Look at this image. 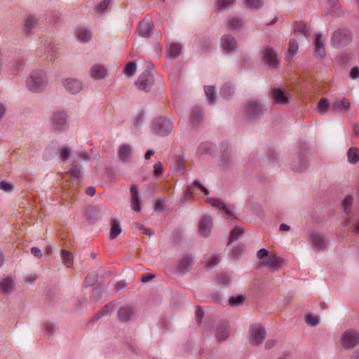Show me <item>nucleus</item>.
Masks as SVG:
<instances>
[{
	"label": "nucleus",
	"instance_id": "obj_37",
	"mask_svg": "<svg viewBox=\"0 0 359 359\" xmlns=\"http://www.w3.org/2000/svg\"><path fill=\"white\" fill-rule=\"evenodd\" d=\"M246 7L252 9H257L262 7L264 2L263 0H244Z\"/></svg>",
	"mask_w": 359,
	"mask_h": 359
},
{
	"label": "nucleus",
	"instance_id": "obj_30",
	"mask_svg": "<svg viewBox=\"0 0 359 359\" xmlns=\"http://www.w3.org/2000/svg\"><path fill=\"white\" fill-rule=\"evenodd\" d=\"M299 46L297 42L292 39L289 41L288 44V54L286 56V60L290 62V59L297 53Z\"/></svg>",
	"mask_w": 359,
	"mask_h": 359
},
{
	"label": "nucleus",
	"instance_id": "obj_31",
	"mask_svg": "<svg viewBox=\"0 0 359 359\" xmlns=\"http://www.w3.org/2000/svg\"><path fill=\"white\" fill-rule=\"evenodd\" d=\"M133 314V310L129 306L122 307L118 311V318L121 321H126L130 319Z\"/></svg>",
	"mask_w": 359,
	"mask_h": 359
},
{
	"label": "nucleus",
	"instance_id": "obj_29",
	"mask_svg": "<svg viewBox=\"0 0 359 359\" xmlns=\"http://www.w3.org/2000/svg\"><path fill=\"white\" fill-rule=\"evenodd\" d=\"M191 265V258L189 256H184L180 259L178 264V268L181 271H186L190 269Z\"/></svg>",
	"mask_w": 359,
	"mask_h": 359
},
{
	"label": "nucleus",
	"instance_id": "obj_62",
	"mask_svg": "<svg viewBox=\"0 0 359 359\" xmlns=\"http://www.w3.org/2000/svg\"><path fill=\"white\" fill-rule=\"evenodd\" d=\"M70 188H71L70 185L67 182L65 184H64V186H63L64 190L67 191V194L69 196H73L75 194V191L74 190L68 191L69 189H70Z\"/></svg>",
	"mask_w": 359,
	"mask_h": 359
},
{
	"label": "nucleus",
	"instance_id": "obj_15",
	"mask_svg": "<svg viewBox=\"0 0 359 359\" xmlns=\"http://www.w3.org/2000/svg\"><path fill=\"white\" fill-rule=\"evenodd\" d=\"M349 109L350 102L345 97L335 100L332 104V109L336 112L348 111Z\"/></svg>",
	"mask_w": 359,
	"mask_h": 359
},
{
	"label": "nucleus",
	"instance_id": "obj_54",
	"mask_svg": "<svg viewBox=\"0 0 359 359\" xmlns=\"http://www.w3.org/2000/svg\"><path fill=\"white\" fill-rule=\"evenodd\" d=\"M306 322L311 326H316L318 324V318L315 316L309 314L306 318Z\"/></svg>",
	"mask_w": 359,
	"mask_h": 359
},
{
	"label": "nucleus",
	"instance_id": "obj_40",
	"mask_svg": "<svg viewBox=\"0 0 359 359\" xmlns=\"http://www.w3.org/2000/svg\"><path fill=\"white\" fill-rule=\"evenodd\" d=\"M61 255L65 264L68 267L71 266L73 264V257L72 253L68 251L62 250Z\"/></svg>",
	"mask_w": 359,
	"mask_h": 359
},
{
	"label": "nucleus",
	"instance_id": "obj_22",
	"mask_svg": "<svg viewBox=\"0 0 359 359\" xmlns=\"http://www.w3.org/2000/svg\"><path fill=\"white\" fill-rule=\"evenodd\" d=\"M137 88L142 90H148L151 84V81L147 75H141L135 83Z\"/></svg>",
	"mask_w": 359,
	"mask_h": 359
},
{
	"label": "nucleus",
	"instance_id": "obj_14",
	"mask_svg": "<svg viewBox=\"0 0 359 359\" xmlns=\"http://www.w3.org/2000/svg\"><path fill=\"white\" fill-rule=\"evenodd\" d=\"M289 97L290 94L283 89L276 88L272 91V98L276 104H287Z\"/></svg>",
	"mask_w": 359,
	"mask_h": 359
},
{
	"label": "nucleus",
	"instance_id": "obj_42",
	"mask_svg": "<svg viewBox=\"0 0 359 359\" xmlns=\"http://www.w3.org/2000/svg\"><path fill=\"white\" fill-rule=\"evenodd\" d=\"M136 72V64L135 62H129L124 69V73L128 76H132Z\"/></svg>",
	"mask_w": 359,
	"mask_h": 359
},
{
	"label": "nucleus",
	"instance_id": "obj_26",
	"mask_svg": "<svg viewBox=\"0 0 359 359\" xmlns=\"http://www.w3.org/2000/svg\"><path fill=\"white\" fill-rule=\"evenodd\" d=\"M194 188L199 189L202 192L204 193L205 195H208L209 194L208 190L204 186H203L199 181H194L193 183V186L189 187L187 189L186 193L187 198L192 196Z\"/></svg>",
	"mask_w": 359,
	"mask_h": 359
},
{
	"label": "nucleus",
	"instance_id": "obj_12",
	"mask_svg": "<svg viewBox=\"0 0 359 359\" xmlns=\"http://www.w3.org/2000/svg\"><path fill=\"white\" fill-rule=\"evenodd\" d=\"M212 227V219L209 216H203L199 224V232L202 236L207 237L210 235Z\"/></svg>",
	"mask_w": 359,
	"mask_h": 359
},
{
	"label": "nucleus",
	"instance_id": "obj_3",
	"mask_svg": "<svg viewBox=\"0 0 359 359\" xmlns=\"http://www.w3.org/2000/svg\"><path fill=\"white\" fill-rule=\"evenodd\" d=\"M245 114L250 119H259L264 116L266 110L262 105L257 101H250L245 105Z\"/></svg>",
	"mask_w": 359,
	"mask_h": 359
},
{
	"label": "nucleus",
	"instance_id": "obj_41",
	"mask_svg": "<svg viewBox=\"0 0 359 359\" xmlns=\"http://www.w3.org/2000/svg\"><path fill=\"white\" fill-rule=\"evenodd\" d=\"M220 93L222 97L226 98L233 93V87L229 83L224 84L221 88Z\"/></svg>",
	"mask_w": 359,
	"mask_h": 359
},
{
	"label": "nucleus",
	"instance_id": "obj_59",
	"mask_svg": "<svg viewBox=\"0 0 359 359\" xmlns=\"http://www.w3.org/2000/svg\"><path fill=\"white\" fill-rule=\"evenodd\" d=\"M112 309V306L107 305L102 308V309L97 313L100 316L109 313Z\"/></svg>",
	"mask_w": 359,
	"mask_h": 359
},
{
	"label": "nucleus",
	"instance_id": "obj_35",
	"mask_svg": "<svg viewBox=\"0 0 359 359\" xmlns=\"http://www.w3.org/2000/svg\"><path fill=\"white\" fill-rule=\"evenodd\" d=\"M37 24V20L35 17L33 16H29L26 18L25 22V27L27 32H31L32 29H33Z\"/></svg>",
	"mask_w": 359,
	"mask_h": 359
},
{
	"label": "nucleus",
	"instance_id": "obj_32",
	"mask_svg": "<svg viewBox=\"0 0 359 359\" xmlns=\"http://www.w3.org/2000/svg\"><path fill=\"white\" fill-rule=\"evenodd\" d=\"M229 336V330L226 325H221L217 327L216 337L219 341L225 340Z\"/></svg>",
	"mask_w": 359,
	"mask_h": 359
},
{
	"label": "nucleus",
	"instance_id": "obj_36",
	"mask_svg": "<svg viewBox=\"0 0 359 359\" xmlns=\"http://www.w3.org/2000/svg\"><path fill=\"white\" fill-rule=\"evenodd\" d=\"M348 160L351 163H355L358 161V151L355 147L349 149L347 153Z\"/></svg>",
	"mask_w": 359,
	"mask_h": 359
},
{
	"label": "nucleus",
	"instance_id": "obj_11",
	"mask_svg": "<svg viewBox=\"0 0 359 359\" xmlns=\"http://www.w3.org/2000/svg\"><path fill=\"white\" fill-rule=\"evenodd\" d=\"M351 39V34L346 30L335 32L332 37V42L334 45H341L347 43Z\"/></svg>",
	"mask_w": 359,
	"mask_h": 359
},
{
	"label": "nucleus",
	"instance_id": "obj_48",
	"mask_svg": "<svg viewBox=\"0 0 359 359\" xmlns=\"http://www.w3.org/2000/svg\"><path fill=\"white\" fill-rule=\"evenodd\" d=\"M244 302V297L238 295L236 297H231L229 300V304L231 306H238L243 304Z\"/></svg>",
	"mask_w": 359,
	"mask_h": 359
},
{
	"label": "nucleus",
	"instance_id": "obj_7",
	"mask_svg": "<svg viewBox=\"0 0 359 359\" xmlns=\"http://www.w3.org/2000/svg\"><path fill=\"white\" fill-rule=\"evenodd\" d=\"M52 126L55 130H61L65 128L67 123V115L63 111L53 114L52 116Z\"/></svg>",
	"mask_w": 359,
	"mask_h": 359
},
{
	"label": "nucleus",
	"instance_id": "obj_49",
	"mask_svg": "<svg viewBox=\"0 0 359 359\" xmlns=\"http://www.w3.org/2000/svg\"><path fill=\"white\" fill-rule=\"evenodd\" d=\"M201 118V110L198 107H194L192 109L191 118V121L194 123H197Z\"/></svg>",
	"mask_w": 359,
	"mask_h": 359
},
{
	"label": "nucleus",
	"instance_id": "obj_61",
	"mask_svg": "<svg viewBox=\"0 0 359 359\" xmlns=\"http://www.w3.org/2000/svg\"><path fill=\"white\" fill-rule=\"evenodd\" d=\"M203 311L200 308H198L196 311V318L198 323H201V321L203 318Z\"/></svg>",
	"mask_w": 359,
	"mask_h": 359
},
{
	"label": "nucleus",
	"instance_id": "obj_21",
	"mask_svg": "<svg viewBox=\"0 0 359 359\" xmlns=\"http://www.w3.org/2000/svg\"><path fill=\"white\" fill-rule=\"evenodd\" d=\"M131 193V206L133 210L140 212L141 210L140 199L137 193V188L135 185H133L130 188Z\"/></svg>",
	"mask_w": 359,
	"mask_h": 359
},
{
	"label": "nucleus",
	"instance_id": "obj_6",
	"mask_svg": "<svg viewBox=\"0 0 359 359\" xmlns=\"http://www.w3.org/2000/svg\"><path fill=\"white\" fill-rule=\"evenodd\" d=\"M154 128L159 135H166L172 131V123L169 120H165L160 118L154 121Z\"/></svg>",
	"mask_w": 359,
	"mask_h": 359
},
{
	"label": "nucleus",
	"instance_id": "obj_33",
	"mask_svg": "<svg viewBox=\"0 0 359 359\" xmlns=\"http://www.w3.org/2000/svg\"><path fill=\"white\" fill-rule=\"evenodd\" d=\"M330 108V103L327 98H322L318 102L317 109L318 111L320 114L326 113L328 109Z\"/></svg>",
	"mask_w": 359,
	"mask_h": 359
},
{
	"label": "nucleus",
	"instance_id": "obj_27",
	"mask_svg": "<svg viewBox=\"0 0 359 359\" xmlns=\"http://www.w3.org/2000/svg\"><path fill=\"white\" fill-rule=\"evenodd\" d=\"M77 39L81 42H88L91 39V32L84 27L77 30Z\"/></svg>",
	"mask_w": 359,
	"mask_h": 359
},
{
	"label": "nucleus",
	"instance_id": "obj_44",
	"mask_svg": "<svg viewBox=\"0 0 359 359\" xmlns=\"http://www.w3.org/2000/svg\"><path fill=\"white\" fill-rule=\"evenodd\" d=\"M243 232V229L240 226L235 227L230 233L229 243L236 240Z\"/></svg>",
	"mask_w": 359,
	"mask_h": 359
},
{
	"label": "nucleus",
	"instance_id": "obj_28",
	"mask_svg": "<svg viewBox=\"0 0 359 359\" xmlns=\"http://www.w3.org/2000/svg\"><path fill=\"white\" fill-rule=\"evenodd\" d=\"M180 52L181 47L178 43H172L167 48V55L170 58H176Z\"/></svg>",
	"mask_w": 359,
	"mask_h": 359
},
{
	"label": "nucleus",
	"instance_id": "obj_10",
	"mask_svg": "<svg viewBox=\"0 0 359 359\" xmlns=\"http://www.w3.org/2000/svg\"><path fill=\"white\" fill-rule=\"evenodd\" d=\"M64 88L72 94L79 93L83 88V83L80 80L67 79L62 82Z\"/></svg>",
	"mask_w": 359,
	"mask_h": 359
},
{
	"label": "nucleus",
	"instance_id": "obj_25",
	"mask_svg": "<svg viewBox=\"0 0 359 359\" xmlns=\"http://www.w3.org/2000/svg\"><path fill=\"white\" fill-rule=\"evenodd\" d=\"M132 149L129 144H123L118 149V158L121 161H126L131 154Z\"/></svg>",
	"mask_w": 359,
	"mask_h": 359
},
{
	"label": "nucleus",
	"instance_id": "obj_51",
	"mask_svg": "<svg viewBox=\"0 0 359 359\" xmlns=\"http://www.w3.org/2000/svg\"><path fill=\"white\" fill-rule=\"evenodd\" d=\"M71 154L70 148L64 147L61 149L60 152V158L62 161H65L68 159Z\"/></svg>",
	"mask_w": 359,
	"mask_h": 359
},
{
	"label": "nucleus",
	"instance_id": "obj_23",
	"mask_svg": "<svg viewBox=\"0 0 359 359\" xmlns=\"http://www.w3.org/2000/svg\"><path fill=\"white\" fill-rule=\"evenodd\" d=\"M282 262V259L275 255H270L266 259L264 264L271 269H277L278 266L281 265Z\"/></svg>",
	"mask_w": 359,
	"mask_h": 359
},
{
	"label": "nucleus",
	"instance_id": "obj_1",
	"mask_svg": "<svg viewBox=\"0 0 359 359\" xmlns=\"http://www.w3.org/2000/svg\"><path fill=\"white\" fill-rule=\"evenodd\" d=\"M353 199L352 196L348 195L343 200V208L346 215V217L344 222V226H348L352 232L359 233V214L350 215Z\"/></svg>",
	"mask_w": 359,
	"mask_h": 359
},
{
	"label": "nucleus",
	"instance_id": "obj_55",
	"mask_svg": "<svg viewBox=\"0 0 359 359\" xmlns=\"http://www.w3.org/2000/svg\"><path fill=\"white\" fill-rule=\"evenodd\" d=\"M163 167L161 162H158L154 165V175L157 177L161 176L163 175Z\"/></svg>",
	"mask_w": 359,
	"mask_h": 359
},
{
	"label": "nucleus",
	"instance_id": "obj_43",
	"mask_svg": "<svg viewBox=\"0 0 359 359\" xmlns=\"http://www.w3.org/2000/svg\"><path fill=\"white\" fill-rule=\"evenodd\" d=\"M294 32H299L302 34L306 35L309 32L308 28L306 25L302 22H296L294 25Z\"/></svg>",
	"mask_w": 359,
	"mask_h": 359
},
{
	"label": "nucleus",
	"instance_id": "obj_19",
	"mask_svg": "<svg viewBox=\"0 0 359 359\" xmlns=\"http://www.w3.org/2000/svg\"><path fill=\"white\" fill-rule=\"evenodd\" d=\"M90 74L95 79H102L106 76L107 69L102 65H95L91 67Z\"/></svg>",
	"mask_w": 359,
	"mask_h": 359
},
{
	"label": "nucleus",
	"instance_id": "obj_20",
	"mask_svg": "<svg viewBox=\"0 0 359 359\" xmlns=\"http://www.w3.org/2000/svg\"><path fill=\"white\" fill-rule=\"evenodd\" d=\"M15 283L10 278H4L0 280V292L4 294H8L14 289Z\"/></svg>",
	"mask_w": 359,
	"mask_h": 359
},
{
	"label": "nucleus",
	"instance_id": "obj_4",
	"mask_svg": "<svg viewBox=\"0 0 359 359\" xmlns=\"http://www.w3.org/2000/svg\"><path fill=\"white\" fill-rule=\"evenodd\" d=\"M266 333L262 325L255 324L250 328V341L253 345L261 344L264 339Z\"/></svg>",
	"mask_w": 359,
	"mask_h": 359
},
{
	"label": "nucleus",
	"instance_id": "obj_8",
	"mask_svg": "<svg viewBox=\"0 0 359 359\" xmlns=\"http://www.w3.org/2000/svg\"><path fill=\"white\" fill-rule=\"evenodd\" d=\"M40 58H41V61H47L52 62L57 57V53L56 50H55L54 46L50 43L43 48H41L38 53Z\"/></svg>",
	"mask_w": 359,
	"mask_h": 359
},
{
	"label": "nucleus",
	"instance_id": "obj_18",
	"mask_svg": "<svg viewBox=\"0 0 359 359\" xmlns=\"http://www.w3.org/2000/svg\"><path fill=\"white\" fill-rule=\"evenodd\" d=\"M311 239L313 246L318 250L324 249L327 243L325 236L320 233H312L311 235Z\"/></svg>",
	"mask_w": 359,
	"mask_h": 359
},
{
	"label": "nucleus",
	"instance_id": "obj_9",
	"mask_svg": "<svg viewBox=\"0 0 359 359\" xmlns=\"http://www.w3.org/2000/svg\"><path fill=\"white\" fill-rule=\"evenodd\" d=\"M313 45L314 47V55L318 58L323 57L325 55V41L321 34H315Z\"/></svg>",
	"mask_w": 359,
	"mask_h": 359
},
{
	"label": "nucleus",
	"instance_id": "obj_63",
	"mask_svg": "<svg viewBox=\"0 0 359 359\" xmlns=\"http://www.w3.org/2000/svg\"><path fill=\"white\" fill-rule=\"evenodd\" d=\"M142 121V115L138 114L133 120V124L137 126Z\"/></svg>",
	"mask_w": 359,
	"mask_h": 359
},
{
	"label": "nucleus",
	"instance_id": "obj_2",
	"mask_svg": "<svg viewBox=\"0 0 359 359\" xmlns=\"http://www.w3.org/2000/svg\"><path fill=\"white\" fill-rule=\"evenodd\" d=\"M46 84V76L43 72L39 71L32 72L27 81V88L34 93L42 90Z\"/></svg>",
	"mask_w": 359,
	"mask_h": 359
},
{
	"label": "nucleus",
	"instance_id": "obj_46",
	"mask_svg": "<svg viewBox=\"0 0 359 359\" xmlns=\"http://www.w3.org/2000/svg\"><path fill=\"white\" fill-rule=\"evenodd\" d=\"M220 262V259L217 255H212L207 258L206 264L208 268H212Z\"/></svg>",
	"mask_w": 359,
	"mask_h": 359
},
{
	"label": "nucleus",
	"instance_id": "obj_34",
	"mask_svg": "<svg viewBox=\"0 0 359 359\" xmlns=\"http://www.w3.org/2000/svg\"><path fill=\"white\" fill-rule=\"evenodd\" d=\"M121 232V229L118 222L116 219H113L110 231V238L114 239Z\"/></svg>",
	"mask_w": 359,
	"mask_h": 359
},
{
	"label": "nucleus",
	"instance_id": "obj_16",
	"mask_svg": "<svg viewBox=\"0 0 359 359\" xmlns=\"http://www.w3.org/2000/svg\"><path fill=\"white\" fill-rule=\"evenodd\" d=\"M153 28L152 22L149 19H144L139 25L140 35L143 37H149L151 34Z\"/></svg>",
	"mask_w": 359,
	"mask_h": 359
},
{
	"label": "nucleus",
	"instance_id": "obj_56",
	"mask_svg": "<svg viewBox=\"0 0 359 359\" xmlns=\"http://www.w3.org/2000/svg\"><path fill=\"white\" fill-rule=\"evenodd\" d=\"M135 226L136 228L141 231L142 233H144V234L146 235H151L152 234V232H151V230L149 229H146L143 225L140 224H135Z\"/></svg>",
	"mask_w": 359,
	"mask_h": 359
},
{
	"label": "nucleus",
	"instance_id": "obj_60",
	"mask_svg": "<svg viewBox=\"0 0 359 359\" xmlns=\"http://www.w3.org/2000/svg\"><path fill=\"white\" fill-rule=\"evenodd\" d=\"M268 250L264 248H262L257 252V256L259 259H263L264 257H266L268 256Z\"/></svg>",
	"mask_w": 359,
	"mask_h": 359
},
{
	"label": "nucleus",
	"instance_id": "obj_52",
	"mask_svg": "<svg viewBox=\"0 0 359 359\" xmlns=\"http://www.w3.org/2000/svg\"><path fill=\"white\" fill-rule=\"evenodd\" d=\"M14 185L11 183L1 181L0 182V189L6 191V192H11L13 190Z\"/></svg>",
	"mask_w": 359,
	"mask_h": 359
},
{
	"label": "nucleus",
	"instance_id": "obj_13",
	"mask_svg": "<svg viewBox=\"0 0 359 359\" xmlns=\"http://www.w3.org/2000/svg\"><path fill=\"white\" fill-rule=\"evenodd\" d=\"M263 57L266 63L271 67H276L279 60L275 51L271 48H266L263 52Z\"/></svg>",
	"mask_w": 359,
	"mask_h": 359
},
{
	"label": "nucleus",
	"instance_id": "obj_57",
	"mask_svg": "<svg viewBox=\"0 0 359 359\" xmlns=\"http://www.w3.org/2000/svg\"><path fill=\"white\" fill-rule=\"evenodd\" d=\"M350 77L352 79H356L359 77V69L357 67H354L351 69Z\"/></svg>",
	"mask_w": 359,
	"mask_h": 359
},
{
	"label": "nucleus",
	"instance_id": "obj_53",
	"mask_svg": "<svg viewBox=\"0 0 359 359\" xmlns=\"http://www.w3.org/2000/svg\"><path fill=\"white\" fill-rule=\"evenodd\" d=\"M81 175L80 169L76 166H74L68 173L66 174L65 177L72 176L75 179H79Z\"/></svg>",
	"mask_w": 359,
	"mask_h": 359
},
{
	"label": "nucleus",
	"instance_id": "obj_39",
	"mask_svg": "<svg viewBox=\"0 0 359 359\" xmlns=\"http://www.w3.org/2000/svg\"><path fill=\"white\" fill-rule=\"evenodd\" d=\"M111 1L109 0H103L102 1L96 8V12L101 15L107 11L109 7Z\"/></svg>",
	"mask_w": 359,
	"mask_h": 359
},
{
	"label": "nucleus",
	"instance_id": "obj_17",
	"mask_svg": "<svg viewBox=\"0 0 359 359\" xmlns=\"http://www.w3.org/2000/svg\"><path fill=\"white\" fill-rule=\"evenodd\" d=\"M221 43L224 51L229 53L233 50L236 47V42L231 35H224L222 37Z\"/></svg>",
	"mask_w": 359,
	"mask_h": 359
},
{
	"label": "nucleus",
	"instance_id": "obj_64",
	"mask_svg": "<svg viewBox=\"0 0 359 359\" xmlns=\"http://www.w3.org/2000/svg\"><path fill=\"white\" fill-rule=\"evenodd\" d=\"M242 251V248L241 247H239V246H237V247H235L232 251H231V253H232V255L233 257H237L240 255V253Z\"/></svg>",
	"mask_w": 359,
	"mask_h": 359
},
{
	"label": "nucleus",
	"instance_id": "obj_50",
	"mask_svg": "<svg viewBox=\"0 0 359 359\" xmlns=\"http://www.w3.org/2000/svg\"><path fill=\"white\" fill-rule=\"evenodd\" d=\"M235 2L236 0H217V6L220 9H224Z\"/></svg>",
	"mask_w": 359,
	"mask_h": 359
},
{
	"label": "nucleus",
	"instance_id": "obj_58",
	"mask_svg": "<svg viewBox=\"0 0 359 359\" xmlns=\"http://www.w3.org/2000/svg\"><path fill=\"white\" fill-rule=\"evenodd\" d=\"M31 253L36 257L40 259L42 257V252H41V250L36 248V247H33L31 248Z\"/></svg>",
	"mask_w": 359,
	"mask_h": 359
},
{
	"label": "nucleus",
	"instance_id": "obj_5",
	"mask_svg": "<svg viewBox=\"0 0 359 359\" xmlns=\"http://www.w3.org/2000/svg\"><path fill=\"white\" fill-rule=\"evenodd\" d=\"M341 341L344 347L352 348L358 343L359 334L353 330H347L343 334Z\"/></svg>",
	"mask_w": 359,
	"mask_h": 359
},
{
	"label": "nucleus",
	"instance_id": "obj_45",
	"mask_svg": "<svg viewBox=\"0 0 359 359\" xmlns=\"http://www.w3.org/2000/svg\"><path fill=\"white\" fill-rule=\"evenodd\" d=\"M205 93L207 97L208 101L210 104L213 103V100L215 98V90L212 86H205Z\"/></svg>",
	"mask_w": 359,
	"mask_h": 359
},
{
	"label": "nucleus",
	"instance_id": "obj_24",
	"mask_svg": "<svg viewBox=\"0 0 359 359\" xmlns=\"http://www.w3.org/2000/svg\"><path fill=\"white\" fill-rule=\"evenodd\" d=\"M208 202L213 207L224 210L227 215H232L231 210L226 208V205L221 200L218 198H210Z\"/></svg>",
	"mask_w": 359,
	"mask_h": 359
},
{
	"label": "nucleus",
	"instance_id": "obj_38",
	"mask_svg": "<svg viewBox=\"0 0 359 359\" xmlns=\"http://www.w3.org/2000/svg\"><path fill=\"white\" fill-rule=\"evenodd\" d=\"M212 149V144L209 142H203L199 145L197 149V154L203 155L205 154H208L210 151Z\"/></svg>",
	"mask_w": 359,
	"mask_h": 359
},
{
	"label": "nucleus",
	"instance_id": "obj_47",
	"mask_svg": "<svg viewBox=\"0 0 359 359\" xmlns=\"http://www.w3.org/2000/svg\"><path fill=\"white\" fill-rule=\"evenodd\" d=\"M229 27L231 29H238L241 27L243 22L241 20L238 18H231L229 20Z\"/></svg>",
	"mask_w": 359,
	"mask_h": 359
}]
</instances>
